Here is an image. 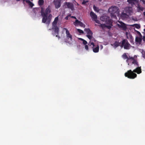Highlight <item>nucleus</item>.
Returning <instances> with one entry per match:
<instances>
[{
	"instance_id": "1",
	"label": "nucleus",
	"mask_w": 145,
	"mask_h": 145,
	"mask_svg": "<svg viewBox=\"0 0 145 145\" xmlns=\"http://www.w3.org/2000/svg\"><path fill=\"white\" fill-rule=\"evenodd\" d=\"M41 9L40 13L42 17V22L44 23H46V24L49 25L50 23L52 17V15L51 14H50L48 16V14L51 12L50 6H48L44 12V8L42 7Z\"/></svg>"
},
{
	"instance_id": "2",
	"label": "nucleus",
	"mask_w": 145,
	"mask_h": 145,
	"mask_svg": "<svg viewBox=\"0 0 145 145\" xmlns=\"http://www.w3.org/2000/svg\"><path fill=\"white\" fill-rule=\"evenodd\" d=\"M137 73L138 74H140L142 72L141 67L138 66L135 69H134L133 71L130 70L127 71V72L125 73V76L128 78L131 79H133L137 76V74L134 73Z\"/></svg>"
},
{
	"instance_id": "3",
	"label": "nucleus",
	"mask_w": 145,
	"mask_h": 145,
	"mask_svg": "<svg viewBox=\"0 0 145 145\" xmlns=\"http://www.w3.org/2000/svg\"><path fill=\"white\" fill-rule=\"evenodd\" d=\"M120 47H123L124 49L128 50L130 49L131 45L126 39H123L121 41Z\"/></svg>"
},
{
	"instance_id": "4",
	"label": "nucleus",
	"mask_w": 145,
	"mask_h": 145,
	"mask_svg": "<svg viewBox=\"0 0 145 145\" xmlns=\"http://www.w3.org/2000/svg\"><path fill=\"white\" fill-rule=\"evenodd\" d=\"M100 20L103 22H105L106 24H112V20L110 19V17L107 16H103L100 18Z\"/></svg>"
},
{
	"instance_id": "5",
	"label": "nucleus",
	"mask_w": 145,
	"mask_h": 145,
	"mask_svg": "<svg viewBox=\"0 0 145 145\" xmlns=\"http://www.w3.org/2000/svg\"><path fill=\"white\" fill-rule=\"evenodd\" d=\"M87 33L86 37L90 40H94V38L93 37V33L91 30L89 28H85L84 29Z\"/></svg>"
},
{
	"instance_id": "6",
	"label": "nucleus",
	"mask_w": 145,
	"mask_h": 145,
	"mask_svg": "<svg viewBox=\"0 0 145 145\" xmlns=\"http://www.w3.org/2000/svg\"><path fill=\"white\" fill-rule=\"evenodd\" d=\"M89 46L92 45L93 50L94 52L97 53L98 52L99 50V47L98 45H97L95 47V45L94 43L93 42H91L90 41L89 43Z\"/></svg>"
},
{
	"instance_id": "7",
	"label": "nucleus",
	"mask_w": 145,
	"mask_h": 145,
	"mask_svg": "<svg viewBox=\"0 0 145 145\" xmlns=\"http://www.w3.org/2000/svg\"><path fill=\"white\" fill-rule=\"evenodd\" d=\"M125 10L127 15H131L133 13V9L132 7H127L125 8Z\"/></svg>"
},
{
	"instance_id": "8",
	"label": "nucleus",
	"mask_w": 145,
	"mask_h": 145,
	"mask_svg": "<svg viewBox=\"0 0 145 145\" xmlns=\"http://www.w3.org/2000/svg\"><path fill=\"white\" fill-rule=\"evenodd\" d=\"M119 24H117V25L118 26L119 28H122L123 30H126L127 28L126 25L122 22L118 21Z\"/></svg>"
},
{
	"instance_id": "9",
	"label": "nucleus",
	"mask_w": 145,
	"mask_h": 145,
	"mask_svg": "<svg viewBox=\"0 0 145 145\" xmlns=\"http://www.w3.org/2000/svg\"><path fill=\"white\" fill-rule=\"evenodd\" d=\"M118 7L116 6L112 7L108 9V11L112 14H115L118 11Z\"/></svg>"
},
{
	"instance_id": "10",
	"label": "nucleus",
	"mask_w": 145,
	"mask_h": 145,
	"mask_svg": "<svg viewBox=\"0 0 145 145\" xmlns=\"http://www.w3.org/2000/svg\"><path fill=\"white\" fill-rule=\"evenodd\" d=\"M56 8H58L61 5V0H54L53 1Z\"/></svg>"
},
{
	"instance_id": "11",
	"label": "nucleus",
	"mask_w": 145,
	"mask_h": 145,
	"mask_svg": "<svg viewBox=\"0 0 145 145\" xmlns=\"http://www.w3.org/2000/svg\"><path fill=\"white\" fill-rule=\"evenodd\" d=\"M73 24L76 26L79 25L80 26L84 28L86 26L84 24L78 20H75V21L74 22Z\"/></svg>"
},
{
	"instance_id": "12",
	"label": "nucleus",
	"mask_w": 145,
	"mask_h": 145,
	"mask_svg": "<svg viewBox=\"0 0 145 145\" xmlns=\"http://www.w3.org/2000/svg\"><path fill=\"white\" fill-rule=\"evenodd\" d=\"M64 5L67 6V8L71 9L72 10H74V5L72 3L66 2L64 3Z\"/></svg>"
},
{
	"instance_id": "13",
	"label": "nucleus",
	"mask_w": 145,
	"mask_h": 145,
	"mask_svg": "<svg viewBox=\"0 0 145 145\" xmlns=\"http://www.w3.org/2000/svg\"><path fill=\"white\" fill-rule=\"evenodd\" d=\"M64 30L66 31V37L68 39H70L71 40H72V35L69 33V30L66 28H64Z\"/></svg>"
},
{
	"instance_id": "14",
	"label": "nucleus",
	"mask_w": 145,
	"mask_h": 145,
	"mask_svg": "<svg viewBox=\"0 0 145 145\" xmlns=\"http://www.w3.org/2000/svg\"><path fill=\"white\" fill-rule=\"evenodd\" d=\"M52 29L54 30V33L53 34V35H56V37H57V35L59 34V27L57 26H53Z\"/></svg>"
},
{
	"instance_id": "15",
	"label": "nucleus",
	"mask_w": 145,
	"mask_h": 145,
	"mask_svg": "<svg viewBox=\"0 0 145 145\" xmlns=\"http://www.w3.org/2000/svg\"><path fill=\"white\" fill-rule=\"evenodd\" d=\"M90 16L92 19L93 20L97 19V15L93 11H91L90 12Z\"/></svg>"
},
{
	"instance_id": "16",
	"label": "nucleus",
	"mask_w": 145,
	"mask_h": 145,
	"mask_svg": "<svg viewBox=\"0 0 145 145\" xmlns=\"http://www.w3.org/2000/svg\"><path fill=\"white\" fill-rule=\"evenodd\" d=\"M121 42H119L118 41H115L113 44L114 47L116 48L119 46L120 47Z\"/></svg>"
},
{
	"instance_id": "17",
	"label": "nucleus",
	"mask_w": 145,
	"mask_h": 145,
	"mask_svg": "<svg viewBox=\"0 0 145 145\" xmlns=\"http://www.w3.org/2000/svg\"><path fill=\"white\" fill-rule=\"evenodd\" d=\"M58 20V16L55 18L54 21L52 23V26H57V24Z\"/></svg>"
},
{
	"instance_id": "18",
	"label": "nucleus",
	"mask_w": 145,
	"mask_h": 145,
	"mask_svg": "<svg viewBox=\"0 0 145 145\" xmlns=\"http://www.w3.org/2000/svg\"><path fill=\"white\" fill-rule=\"evenodd\" d=\"M126 35L127 36V38L128 39H129L130 40V41L133 40V37L131 34L130 33L128 34L127 32H126Z\"/></svg>"
},
{
	"instance_id": "19",
	"label": "nucleus",
	"mask_w": 145,
	"mask_h": 145,
	"mask_svg": "<svg viewBox=\"0 0 145 145\" xmlns=\"http://www.w3.org/2000/svg\"><path fill=\"white\" fill-rule=\"evenodd\" d=\"M25 1L26 3H28L30 7L31 8L34 5V4L31 1L29 0H25Z\"/></svg>"
},
{
	"instance_id": "20",
	"label": "nucleus",
	"mask_w": 145,
	"mask_h": 145,
	"mask_svg": "<svg viewBox=\"0 0 145 145\" xmlns=\"http://www.w3.org/2000/svg\"><path fill=\"white\" fill-rule=\"evenodd\" d=\"M132 64L134 65H136L137 66H139V64L136 60L134 59L133 60V61L132 62Z\"/></svg>"
},
{
	"instance_id": "21",
	"label": "nucleus",
	"mask_w": 145,
	"mask_h": 145,
	"mask_svg": "<svg viewBox=\"0 0 145 145\" xmlns=\"http://www.w3.org/2000/svg\"><path fill=\"white\" fill-rule=\"evenodd\" d=\"M144 10V8L142 7H141L140 6H138L137 7L138 11L139 12L140 11H142Z\"/></svg>"
},
{
	"instance_id": "22",
	"label": "nucleus",
	"mask_w": 145,
	"mask_h": 145,
	"mask_svg": "<svg viewBox=\"0 0 145 145\" xmlns=\"http://www.w3.org/2000/svg\"><path fill=\"white\" fill-rule=\"evenodd\" d=\"M44 3L43 0H39L38 1V4L40 6H42Z\"/></svg>"
},
{
	"instance_id": "23",
	"label": "nucleus",
	"mask_w": 145,
	"mask_h": 145,
	"mask_svg": "<svg viewBox=\"0 0 145 145\" xmlns=\"http://www.w3.org/2000/svg\"><path fill=\"white\" fill-rule=\"evenodd\" d=\"M142 41V39L141 38L137 37H136L135 38V41L137 42H140Z\"/></svg>"
},
{
	"instance_id": "24",
	"label": "nucleus",
	"mask_w": 145,
	"mask_h": 145,
	"mask_svg": "<svg viewBox=\"0 0 145 145\" xmlns=\"http://www.w3.org/2000/svg\"><path fill=\"white\" fill-rule=\"evenodd\" d=\"M93 8L94 10L96 12H98L99 11L98 8L96 7L94 5L93 6Z\"/></svg>"
},
{
	"instance_id": "25",
	"label": "nucleus",
	"mask_w": 145,
	"mask_h": 145,
	"mask_svg": "<svg viewBox=\"0 0 145 145\" xmlns=\"http://www.w3.org/2000/svg\"><path fill=\"white\" fill-rule=\"evenodd\" d=\"M135 0H127V2L132 5L135 4L134 2Z\"/></svg>"
},
{
	"instance_id": "26",
	"label": "nucleus",
	"mask_w": 145,
	"mask_h": 145,
	"mask_svg": "<svg viewBox=\"0 0 145 145\" xmlns=\"http://www.w3.org/2000/svg\"><path fill=\"white\" fill-rule=\"evenodd\" d=\"M99 26L101 27L103 29H104L106 27V25L105 24H100V25H99Z\"/></svg>"
},
{
	"instance_id": "27",
	"label": "nucleus",
	"mask_w": 145,
	"mask_h": 145,
	"mask_svg": "<svg viewBox=\"0 0 145 145\" xmlns=\"http://www.w3.org/2000/svg\"><path fill=\"white\" fill-rule=\"evenodd\" d=\"M123 58L124 59H126L128 58V57L127 56L126 53H124L122 56Z\"/></svg>"
},
{
	"instance_id": "28",
	"label": "nucleus",
	"mask_w": 145,
	"mask_h": 145,
	"mask_svg": "<svg viewBox=\"0 0 145 145\" xmlns=\"http://www.w3.org/2000/svg\"><path fill=\"white\" fill-rule=\"evenodd\" d=\"M137 29H139L140 28V26L139 25L137 24H135L133 25Z\"/></svg>"
},
{
	"instance_id": "29",
	"label": "nucleus",
	"mask_w": 145,
	"mask_h": 145,
	"mask_svg": "<svg viewBox=\"0 0 145 145\" xmlns=\"http://www.w3.org/2000/svg\"><path fill=\"white\" fill-rule=\"evenodd\" d=\"M112 24H108L109 25H106V27L108 29H110L112 27Z\"/></svg>"
},
{
	"instance_id": "30",
	"label": "nucleus",
	"mask_w": 145,
	"mask_h": 145,
	"mask_svg": "<svg viewBox=\"0 0 145 145\" xmlns=\"http://www.w3.org/2000/svg\"><path fill=\"white\" fill-rule=\"evenodd\" d=\"M77 31L79 32V33L80 34H83L84 33L83 31L80 29H77Z\"/></svg>"
},
{
	"instance_id": "31",
	"label": "nucleus",
	"mask_w": 145,
	"mask_h": 145,
	"mask_svg": "<svg viewBox=\"0 0 145 145\" xmlns=\"http://www.w3.org/2000/svg\"><path fill=\"white\" fill-rule=\"evenodd\" d=\"M88 2V1H83V2H82V4H83V5H86V3Z\"/></svg>"
},
{
	"instance_id": "32",
	"label": "nucleus",
	"mask_w": 145,
	"mask_h": 145,
	"mask_svg": "<svg viewBox=\"0 0 145 145\" xmlns=\"http://www.w3.org/2000/svg\"><path fill=\"white\" fill-rule=\"evenodd\" d=\"M94 20L95 22L96 23L99 24H100V21L99 20H97V19H95V20Z\"/></svg>"
},
{
	"instance_id": "33",
	"label": "nucleus",
	"mask_w": 145,
	"mask_h": 145,
	"mask_svg": "<svg viewBox=\"0 0 145 145\" xmlns=\"http://www.w3.org/2000/svg\"><path fill=\"white\" fill-rule=\"evenodd\" d=\"M83 43L84 44L86 45L87 44V42L86 40H84L83 41Z\"/></svg>"
},
{
	"instance_id": "34",
	"label": "nucleus",
	"mask_w": 145,
	"mask_h": 145,
	"mask_svg": "<svg viewBox=\"0 0 145 145\" xmlns=\"http://www.w3.org/2000/svg\"><path fill=\"white\" fill-rule=\"evenodd\" d=\"M71 15V14H69V15H68V16H66L65 18V19L66 20H68L69 19V17Z\"/></svg>"
},
{
	"instance_id": "35",
	"label": "nucleus",
	"mask_w": 145,
	"mask_h": 145,
	"mask_svg": "<svg viewBox=\"0 0 145 145\" xmlns=\"http://www.w3.org/2000/svg\"><path fill=\"white\" fill-rule=\"evenodd\" d=\"M129 59H131L132 60H134L135 59L133 57H130V56H129V57H128V58Z\"/></svg>"
},
{
	"instance_id": "36",
	"label": "nucleus",
	"mask_w": 145,
	"mask_h": 145,
	"mask_svg": "<svg viewBox=\"0 0 145 145\" xmlns=\"http://www.w3.org/2000/svg\"><path fill=\"white\" fill-rule=\"evenodd\" d=\"M85 49L86 50H88V46L87 45H85Z\"/></svg>"
},
{
	"instance_id": "37",
	"label": "nucleus",
	"mask_w": 145,
	"mask_h": 145,
	"mask_svg": "<svg viewBox=\"0 0 145 145\" xmlns=\"http://www.w3.org/2000/svg\"><path fill=\"white\" fill-rule=\"evenodd\" d=\"M137 34L139 35H141V33L138 31H137Z\"/></svg>"
},
{
	"instance_id": "38",
	"label": "nucleus",
	"mask_w": 145,
	"mask_h": 145,
	"mask_svg": "<svg viewBox=\"0 0 145 145\" xmlns=\"http://www.w3.org/2000/svg\"><path fill=\"white\" fill-rule=\"evenodd\" d=\"M143 40L145 42V36H143Z\"/></svg>"
},
{
	"instance_id": "39",
	"label": "nucleus",
	"mask_w": 145,
	"mask_h": 145,
	"mask_svg": "<svg viewBox=\"0 0 145 145\" xmlns=\"http://www.w3.org/2000/svg\"><path fill=\"white\" fill-rule=\"evenodd\" d=\"M71 18H74L75 19H76V18L74 16H71Z\"/></svg>"
},
{
	"instance_id": "40",
	"label": "nucleus",
	"mask_w": 145,
	"mask_h": 145,
	"mask_svg": "<svg viewBox=\"0 0 145 145\" xmlns=\"http://www.w3.org/2000/svg\"><path fill=\"white\" fill-rule=\"evenodd\" d=\"M141 0L142 1L143 4H145V0Z\"/></svg>"
},
{
	"instance_id": "41",
	"label": "nucleus",
	"mask_w": 145,
	"mask_h": 145,
	"mask_svg": "<svg viewBox=\"0 0 145 145\" xmlns=\"http://www.w3.org/2000/svg\"><path fill=\"white\" fill-rule=\"evenodd\" d=\"M127 59L126 60V61L127 63L129 62V60L128 59Z\"/></svg>"
},
{
	"instance_id": "42",
	"label": "nucleus",
	"mask_w": 145,
	"mask_h": 145,
	"mask_svg": "<svg viewBox=\"0 0 145 145\" xmlns=\"http://www.w3.org/2000/svg\"><path fill=\"white\" fill-rule=\"evenodd\" d=\"M79 39L82 41H83L84 40L82 38H80Z\"/></svg>"
},
{
	"instance_id": "43",
	"label": "nucleus",
	"mask_w": 145,
	"mask_h": 145,
	"mask_svg": "<svg viewBox=\"0 0 145 145\" xmlns=\"http://www.w3.org/2000/svg\"><path fill=\"white\" fill-rule=\"evenodd\" d=\"M57 37L58 38V39H59L60 38V37L59 36H58V35H57Z\"/></svg>"
},
{
	"instance_id": "44",
	"label": "nucleus",
	"mask_w": 145,
	"mask_h": 145,
	"mask_svg": "<svg viewBox=\"0 0 145 145\" xmlns=\"http://www.w3.org/2000/svg\"><path fill=\"white\" fill-rule=\"evenodd\" d=\"M23 0V2L24 3V1H25V0Z\"/></svg>"
},
{
	"instance_id": "45",
	"label": "nucleus",
	"mask_w": 145,
	"mask_h": 145,
	"mask_svg": "<svg viewBox=\"0 0 145 145\" xmlns=\"http://www.w3.org/2000/svg\"><path fill=\"white\" fill-rule=\"evenodd\" d=\"M16 1H20V0H16Z\"/></svg>"
},
{
	"instance_id": "46",
	"label": "nucleus",
	"mask_w": 145,
	"mask_h": 145,
	"mask_svg": "<svg viewBox=\"0 0 145 145\" xmlns=\"http://www.w3.org/2000/svg\"><path fill=\"white\" fill-rule=\"evenodd\" d=\"M144 31L145 32V29H144Z\"/></svg>"
}]
</instances>
